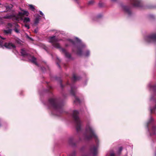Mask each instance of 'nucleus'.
Listing matches in <instances>:
<instances>
[{
    "instance_id": "nucleus-11",
    "label": "nucleus",
    "mask_w": 156,
    "mask_h": 156,
    "mask_svg": "<svg viewBox=\"0 0 156 156\" xmlns=\"http://www.w3.org/2000/svg\"><path fill=\"white\" fill-rule=\"evenodd\" d=\"M4 46L6 48L8 49H14L16 48L15 45L11 41L5 42L4 44Z\"/></svg>"
},
{
    "instance_id": "nucleus-24",
    "label": "nucleus",
    "mask_w": 156,
    "mask_h": 156,
    "mask_svg": "<svg viewBox=\"0 0 156 156\" xmlns=\"http://www.w3.org/2000/svg\"><path fill=\"white\" fill-rule=\"evenodd\" d=\"M74 140L73 138V137H71L69 138V144L72 146H74L75 144H73V141Z\"/></svg>"
},
{
    "instance_id": "nucleus-1",
    "label": "nucleus",
    "mask_w": 156,
    "mask_h": 156,
    "mask_svg": "<svg viewBox=\"0 0 156 156\" xmlns=\"http://www.w3.org/2000/svg\"><path fill=\"white\" fill-rule=\"evenodd\" d=\"M65 46L66 47H71L73 52L76 53L79 55H83L87 57L90 55V52L88 50L84 51L86 48L85 44L77 37H75L73 40L67 39Z\"/></svg>"
},
{
    "instance_id": "nucleus-12",
    "label": "nucleus",
    "mask_w": 156,
    "mask_h": 156,
    "mask_svg": "<svg viewBox=\"0 0 156 156\" xmlns=\"http://www.w3.org/2000/svg\"><path fill=\"white\" fill-rule=\"evenodd\" d=\"M131 4L135 7H139L141 6L140 0H130Z\"/></svg>"
},
{
    "instance_id": "nucleus-16",
    "label": "nucleus",
    "mask_w": 156,
    "mask_h": 156,
    "mask_svg": "<svg viewBox=\"0 0 156 156\" xmlns=\"http://www.w3.org/2000/svg\"><path fill=\"white\" fill-rule=\"evenodd\" d=\"M28 58L32 63L35 64L36 65L39 66L38 64L36 61V58L34 56H31L30 55Z\"/></svg>"
},
{
    "instance_id": "nucleus-50",
    "label": "nucleus",
    "mask_w": 156,
    "mask_h": 156,
    "mask_svg": "<svg viewBox=\"0 0 156 156\" xmlns=\"http://www.w3.org/2000/svg\"><path fill=\"white\" fill-rule=\"evenodd\" d=\"M155 155H156V154H155Z\"/></svg>"
},
{
    "instance_id": "nucleus-14",
    "label": "nucleus",
    "mask_w": 156,
    "mask_h": 156,
    "mask_svg": "<svg viewBox=\"0 0 156 156\" xmlns=\"http://www.w3.org/2000/svg\"><path fill=\"white\" fill-rule=\"evenodd\" d=\"M65 103V98L62 100L59 99V114L60 113L62 112L63 111V107Z\"/></svg>"
},
{
    "instance_id": "nucleus-43",
    "label": "nucleus",
    "mask_w": 156,
    "mask_h": 156,
    "mask_svg": "<svg viewBox=\"0 0 156 156\" xmlns=\"http://www.w3.org/2000/svg\"><path fill=\"white\" fill-rule=\"evenodd\" d=\"M56 64L57 65H58V61L56 62Z\"/></svg>"
},
{
    "instance_id": "nucleus-15",
    "label": "nucleus",
    "mask_w": 156,
    "mask_h": 156,
    "mask_svg": "<svg viewBox=\"0 0 156 156\" xmlns=\"http://www.w3.org/2000/svg\"><path fill=\"white\" fill-rule=\"evenodd\" d=\"M59 50L61 51L64 54L65 56L67 58L69 59H72L71 54L67 52V51L65 49L61 48L59 46Z\"/></svg>"
},
{
    "instance_id": "nucleus-25",
    "label": "nucleus",
    "mask_w": 156,
    "mask_h": 156,
    "mask_svg": "<svg viewBox=\"0 0 156 156\" xmlns=\"http://www.w3.org/2000/svg\"><path fill=\"white\" fill-rule=\"evenodd\" d=\"M30 21V19L28 17H25L23 20V22L24 23H27Z\"/></svg>"
},
{
    "instance_id": "nucleus-9",
    "label": "nucleus",
    "mask_w": 156,
    "mask_h": 156,
    "mask_svg": "<svg viewBox=\"0 0 156 156\" xmlns=\"http://www.w3.org/2000/svg\"><path fill=\"white\" fill-rule=\"evenodd\" d=\"M146 41L148 43H155L156 42V34H152L144 38Z\"/></svg>"
},
{
    "instance_id": "nucleus-13",
    "label": "nucleus",
    "mask_w": 156,
    "mask_h": 156,
    "mask_svg": "<svg viewBox=\"0 0 156 156\" xmlns=\"http://www.w3.org/2000/svg\"><path fill=\"white\" fill-rule=\"evenodd\" d=\"M98 148V145L96 146L94 145L90 147V151L94 156L96 155L97 154Z\"/></svg>"
},
{
    "instance_id": "nucleus-48",
    "label": "nucleus",
    "mask_w": 156,
    "mask_h": 156,
    "mask_svg": "<svg viewBox=\"0 0 156 156\" xmlns=\"http://www.w3.org/2000/svg\"><path fill=\"white\" fill-rule=\"evenodd\" d=\"M1 5V3H0V5Z\"/></svg>"
},
{
    "instance_id": "nucleus-21",
    "label": "nucleus",
    "mask_w": 156,
    "mask_h": 156,
    "mask_svg": "<svg viewBox=\"0 0 156 156\" xmlns=\"http://www.w3.org/2000/svg\"><path fill=\"white\" fill-rule=\"evenodd\" d=\"M80 79V77L77 76L75 74H73L72 80L73 81H75L79 80Z\"/></svg>"
},
{
    "instance_id": "nucleus-6",
    "label": "nucleus",
    "mask_w": 156,
    "mask_h": 156,
    "mask_svg": "<svg viewBox=\"0 0 156 156\" xmlns=\"http://www.w3.org/2000/svg\"><path fill=\"white\" fill-rule=\"evenodd\" d=\"M147 127L151 136L154 135V138L156 141V126L155 125L153 119L150 116L147 123Z\"/></svg>"
},
{
    "instance_id": "nucleus-29",
    "label": "nucleus",
    "mask_w": 156,
    "mask_h": 156,
    "mask_svg": "<svg viewBox=\"0 0 156 156\" xmlns=\"http://www.w3.org/2000/svg\"><path fill=\"white\" fill-rule=\"evenodd\" d=\"M39 22V19L38 18H36L34 21V24H37Z\"/></svg>"
},
{
    "instance_id": "nucleus-20",
    "label": "nucleus",
    "mask_w": 156,
    "mask_h": 156,
    "mask_svg": "<svg viewBox=\"0 0 156 156\" xmlns=\"http://www.w3.org/2000/svg\"><path fill=\"white\" fill-rule=\"evenodd\" d=\"M13 5L12 4H10L7 5H5V7L6 8V11L4 12H7L9 11L12 8Z\"/></svg>"
},
{
    "instance_id": "nucleus-30",
    "label": "nucleus",
    "mask_w": 156,
    "mask_h": 156,
    "mask_svg": "<svg viewBox=\"0 0 156 156\" xmlns=\"http://www.w3.org/2000/svg\"><path fill=\"white\" fill-rule=\"evenodd\" d=\"M3 41L2 40L0 41V48H3L4 45H3Z\"/></svg>"
},
{
    "instance_id": "nucleus-41",
    "label": "nucleus",
    "mask_w": 156,
    "mask_h": 156,
    "mask_svg": "<svg viewBox=\"0 0 156 156\" xmlns=\"http://www.w3.org/2000/svg\"><path fill=\"white\" fill-rule=\"evenodd\" d=\"M117 0H111V1L113 2H115Z\"/></svg>"
},
{
    "instance_id": "nucleus-18",
    "label": "nucleus",
    "mask_w": 156,
    "mask_h": 156,
    "mask_svg": "<svg viewBox=\"0 0 156 156\" xmlns=\"http://www.w3.org/2000/svg\"><path fill=\"white\" fill-rule=\"evenodd\" d=\"M20 53L22 56L23 57H27L28 58L30 55V54L27 53L24 49H21Z\"/></svg>"
},
{
    "instance_id": "nucleus-8",
    "label": "nucleus",
    "mask_w": 156,
    "mask_h": 156,
    "mask_svg": "<svg viewBox=\"0 0 156 156\" xmlns=\"http://www.w3.org/2000/svg\"><path fill=\"white\" fill-rule=\"evenodd\" d=\"M48 38L49 42L51 43L54 47L58 48V38L55 36L49 37Z\"/></svg>"
},
{
    "instance_id": "nucleus-31",
    "label": "nucleus",
    "mask_w": 156,
    "mask_h": 156,
    "mask_svg": "<svg viewBox=\"0 0 156 156\" xmlns=\"http://www.w3.org/2000/svg\"><path fill=\"white\" fill-rule=\"evenodd\" d=\"M48 89L49 90H48V92H51V91H50V90H51L52 89V87L49 85H48Z\"/></svg>"
},
{
    "instance_id": "nucleus-4",
    "label": "nucleus",
    "mask_w": 156,
    "mask_h": 156,
    "mask_svg": "<svg viewBox=\"0 0 156 156\" xmlns=\"http://www.w3.org/2000/svg\"><path fill=\"white\" fill-rule=\"evenodd\" d=\"M79 112L77 110L73 111V118L76 126V130L78 133L81 132L82 130V122L78 116Z\"/></svg>"
},
{
    "instance_id": "nucleus-19",
    "label": "nucleus",
    "mask_w": 156,
    "mask_h": 156,
    "mask_svg": "<svg viewBox=\"0 0 156 156\" xmlns=\"http://www.w3.org/2000/svg\"><path fill=\"white\" fill-rule=\"evenodd\" d=\"M12 30L11 29H9L8 30H4L3 32L5 35H10L12 34Z\"/></svg>"
},
{
    "instance_id": "nucleus-42",
    "label": "nucleus",
    "mask_w": 156,
    "mask_h": 156,
    "mask_svg": "<svg viewBox=\"0 0 156 156\" xmlns=\"http://www.w3.org/2000/svg\"><path fill=\"white\" fill-rule=\"evenodd\" d=\"M62 32H60L59 31V35L61 34H62Z\"/></svg>"
},
{
    "instance_id": "nucleus-23",
    "label": "nucleus",
    "mask_w": 156,
    "mask_h": 156,
    "mask_svg": "<svg viewBox=\"0 0 156 156\" xmlns=\"http://www.w3.org/2000/svg\"><path fill=\"white\" fill-rule=\"evenodd\" d=\"M107 156H115L113 151L108 152L106 154Z\"/></svg>"
},
{
    "instance_id": "nucleus-5",
    "label": "nucleus",
    "mask_w": 156,
    "mask_h": 156,
    "mask_svg": "<svg viewBox=\"0 0 156 156\" xmlns=\"http://www.w3.org/2000/svg\"><path fill=\"white\" fill-rule=\"evenodd\" d=\"M150 91L152 92V94L150 98L151 103L154 102L156 105L155 106L150 108L151 113H155L156 111V85H152L151 84L148 85Z\"/></svg>"
},
{
    "instance_id": "nucleus-35",
    "label": "nucleus",
    "mask_w": 156,
    "mask_h": 156,
    "mask_svg": "<svg viewBox=\"0 0 156 156\" xmlns=\"http://www.w3.org/2000/svg\"><path fill=\"white\" fill-rule=\"evenodd\" d=\"M76 154V153L75 152H73V153L70 155V156H75Z\"/></svg>"
},
{
    "instance_id": "nucleus-47",
    "label": "nucleus",
    "mask_w": 156,
    "mask_h": 156,
    "mask_svg": "<svg viewBox=\"0 0 156 156\" xmlns=\"http://www.w3.org/2000/svg\"><path fill=\"white\" fill-rule=\"evenodd\" d=\"M45 50L46 51H47L46 49L45 48Z\"/></svg>"
},
{
    "instance_id": "nucleus-32",
    "label": "nucleus",
    "mask_w": 156,
    "mask_h": 156,
    "mask_svg": "<svg viewBox=\"0 0 156 156\" xmlns=\"http://www.w3.org/2000/svg\"><path fill=\"white\" fill-rule=\"evenodd\" d=\"M24 26L26 28H27V29H29L30 28L29 26L27 24H25L24 25Z\"/></svg>"
},
{
    "instance_id": "nucleus-34",
    "label": "nucleus",
    "mask_w": 156,
    "mask_h": 156,
    "mask_svg": "<svg viewBox=\"0 0 156 156\" xmlns=\"http://www.w3.org/2000/svg\"><path fill=\"white\" fill-rule=\"evenodd\" d=\"M7 25L10 27H12V24L11 23H8Z\"/></svg>"
},
{
    "instance_id": "nucleus-10",
    "label": "nucleus",
    "mask_w": 156,
    "mask_h": 156,
    "mask_svg": "<svg viewBox=\"0 0 156 156\" xmlns=\"http://www.w3.org/2000/svg\"><path fill=\"white\" fill-rule=\"evenodd\" d=\"M71 88L70 93L75 98L74 102L75 103H80V100L75 96V94L76 91V87L73 85H71Z\"/></svg>"
},
{
    "instance_id": "nucleus-46",
    "label": "nucleus",
    "mask_w": 156,
    "mask_h": 156,
    "mask_svg": "<svg viewBox=\"0 0 156 156\" xmlns=\"http://www.w3.org/2000/svg\"><path fill=\"white\" fill-rule=\"evenodd\" d=\"M2 39H4V40L5 39V38H2Z\"/></svg>"
},
{
    "instance_id": "nucleus-39",
    "label": "nucleus",
    "mask_w": 156,
    "mask_h": 156,
    "mask_svg": "<svg viewBox=\"0 0 156 156\" xmlns=\"http://www.w3.org/2000/svg\"><path fill=\"white\" fill-rule=\"evenodd\" d=\"M39 13L41 15V16H44V14L43 13V12L41 11H39Z\"/></svg>"
},
{
    "instance_id": "nucleus-26",
    "label": "nucleus",
    "mask_w": 156,
    "mask_h": 156,
    "mask_svg": "<svg viewBox=\"0 0 156 156\" xmlns=\"http://www.w3.org/2000/svg\"><path fill=\"white\" fill-rule=\"evenodd\" d=\"M16 42L18 44H20V45H22L23 43V42L20 40L18 38H17L15 39Z\"/></svg>"
},
{
    "instance_id": "nucleus-3",
    "label": "nucleus",
    "mask_w": 156,
    "mask_h": 156,
    "mask_svg": "<svg viewBox=\"0 0 156 156\" xmlns=\"http://www.w3.org/2000/svg\"><path fill=\"white\" fill-rule=\"evenodd\" d=\"M48 105L51 110V114L53 115H58V98L53 97L48 100Z\"/></svg>"
},
{
    "instance_id": "nucleus-38",
    "label": "nucleus",
    "mask_w": 156,
    "mask_h": 156,
    "mask_svg": "<svg viewBox=\"0 0 156 156\" xmlns=\"http://www.w3.org/2000/svg\"><path fill=\"white\" fill-rule=\"evenodd\" d=\"M38 29L37 28H36L34 30V32L35 33H37L38 32Z\"/></svg>"
},
{
    "instance_id": "nucleus-36",
    "label": "nucleus",
    "mask_w": 156,
    "mask_h": 156,
    "mask_svg": "<svg viewBox=\"0 0 156 156\" xmlns=\"http://www.w3.org/2000/svg\"><path fill=\"white\" fill-rule=\"evenodd\" d=\"M122 149V147H120L119 148V152H120L121 151Z\"/></svg>"
},
{
    "instance_id": "nucleus-40",
    "label": "nucleus",
    "mask_w": 156,
    "mask_h": 156,
    "mask_svg": "<svg viewBox=\"0 0 156 156\" xmlns=\"http://www.w3.org/2000/svg\"><path fill=\"white\" fill-rule=\"evenodd\" d=\"M28 38L30 40H31V41H33V39H32V38L30 37H28Z\"/></svg>"
},
{
    "instance_id": "nucleus-44",
    "label": "nucleus",
    "mask_w": 156,
    "mask_h": 156,
    "mask_svg": "<svg viewBox=\"0 0 156 156\" xmlns=\"http://www.w3.org/2000/svg\"><path fill=\"white\" fill-rule=\"evenodd\" d=\"M79 139H80V140H82V139L81 138H80V137L79 138Z\"/></svg>"
},
{
    "instance_id": "nucleus-37",
    "label": "nucleus",
    "mask_w": 156,
    "mask_h": 156,
    "mask_svg": "<svg viewBox=\"0 0 156 156\" xmlns=\"http://www.w3.org/2000/svg\"><path fill=\"white\" fill-rule=\"evenodd\" d=\"M102 16V15L101 14H100L98 15L97 17L98 18H100Z\"/></svg>"
},
{
    "instance_id": "nucleus-49",
    "label": "nucleus",
    "mask_w": 156,
    "mask_h": 156,
    "mask_svg": "<svg viewBox=\"0 0 156 156\" xmlns=\"http://www.w3.org/2000/svg\"><path fill=\"white\" fill-rule=\"evenodd\" d=\"M1 19V18L0 17V19Z\"/></svg>"
},
{
    "instance_id": "nucleus-33",
    "label": "nucleus",
    "mask_w": 156,
    "mask_h": 156,
    "mask_svg": "<svg viewBox=\"0 0 156 156\" xmlns=\"http://www.w3.org/2000/svg\"><path fill=\"white\" fill-rule=\"evenodd\" d=\"M94 3V1H90L88 2V4L89 5H91Z\"/></svg>"
},
{
    "instance_id": "nucleus-17",
    "label": "nucleus",
    "mask_w": 156,
    "mask_h": 156,
    "mask_svg": "<svg viewBox=\"0 0 156 156\" xmlns=\"http://www.w3.org/2000/svg\"><path fill=\"white\" fill-rule=\"evenodd\" d=\"M122 7L123 10L127 13L128 15H130L131 12L130 9L128 7L125 5H122Z\"/></svg>"
},
{
    "instance_id": "nucleus-7",
    "label": "nucleus",
    "mask_w": 156,
    "mask_h": 156,
    "mask_svg": "<svg viewBox=\"0 0 156 156\" xmlns=\"http://www.w3.org/2000/svg\"><path fill=\"white\" fill-rule=\"evenodd\" d=\"M20 9L23 12H19L18 14L17 15H12L6 16L4 17V18L10 19L13 18V19L19 21L20 19H22V17L23 16H28L29 14L28 11L23 10L20 8Z\"/></svg>"
},
{
    "instance_id": "nucleus-2",
    "label": "nucleus",
    "mask_w": 156,
    "mask_h": 156,
    "mask_svg": "<svg viewBox=\"0 0 156 156\" xmlns=\"http://www.w3.org/2000/svg\"><path fill=\"white\" fill-rule=\"evenodd\" d=\"M93 138L95 140L96 143L98 144V140L97 136L91 126L89 124H87L86 127L85 133L83 135V139L88 140Z\"/></svg>"
},
{
    "instance_id": "nucleus-45",
    "label": "nucleus",
    "mask_w": 156,
    "mask_h": 156,
    "mask_svg": "<svg viewBox=\"0 0 156 156\" xmlns=\"http://www.w3.org/2000/svg\"><path fill=\"white\" fill-rule=\"evenodd\" d=\"M75 2H77V0H75Z\"/></svg>"
},
{
    "instance_id": "nucleus-22",
    "label": "nucleus",
    "mask_w": 156,
    "mask_h": 156,
    "mask_svg": "<svg viewBox=\"0 0 156 156\" xmlns=\"http://www.w3.org/2000/svg\"><path fill=\"white\" fill-rule=\"evenodd\" d=\"M20 26L18 24H16L15 27L13 30L17 33H20L19 30L18 28Z\"/></svg>"
},
{
    "instance_id": "nucleus-27",
    "label": "nucleus",
    "mask_w": 156,
    "mask_h": 156,
    "mask_svg": "<svg viewBox=\"0 0 156 156\" xmlns=\"http://www.w3.org/2000/svg\"><path fill=\"white\" fill-rule=\"evenodd\" d=\"M59 89H63L64 87V86L62 85L61 80L59 78Z\"/></svg>"
},
{
    "instance_id": "nucleus-28",
    "label": "nucleus",
    "mask_w": 156,
    "mask_h": 156,
    "mask_svg": "<svg viewBox=\"0 0 156 156\" xmlns=\"http://www.w3.org/2000/svg\"><path fill=\"white\" fill-rule=\"evenodd\" d=\"M30 8L32 11H34L35 9L34 6L32 5H30L29 6Z\"/></svg>"
}]
</instances>
